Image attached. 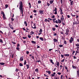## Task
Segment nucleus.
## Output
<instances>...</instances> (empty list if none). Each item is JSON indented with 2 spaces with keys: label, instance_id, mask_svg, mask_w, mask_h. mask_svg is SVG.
<instances>
[{
  "label": "nucleus",
  "instance_id": "nucleus-46",
  "mask_svg": "<svg viewBox=\"0 0 79 79\" xmlns=\"http://www.w3.org/2000/svg\"><path fill=\"white\" fill-rule=\"evenodd\" d=\"M57 74L59 75H61V73L60 72H58Z\"/></svg>",
  "mask_w": 79,
  "mask_h": 79
},
{
  "label": "nucleus",
  "instance_id": "nucleus-32",
  "mask_svg": "<svg viewBox=\"0 0 79 79\" xmlns=\"http://www.w3.org/2000/svg\"><path fill=\"white\" fill-rule=\"evenodd\" d=\"M75 45H76V47H79V44H76Z\"/></svg>",
  "mask_w": 79,
  "mask_h": 79
},
{
  "label": "nucleus",
  "instance_id": "nucleus-11",
  "mask_svg": "<svg viewBox=\"0 0 79 79\" xmlns=\"http://www.w3.org/2000/svg\"><path fill=\"white\" fill-rule=\"evenodd\" d=\"M77 77H79V70H77Z\"/></svg>",
  "mask_w": 79,
  "mask_h": 79
},
{
  "label": "nucleus",
  "instance_id": "nucleus-21",
  "mask_svg": "<svg viewBox=\"0 0 79 79\" xmlns=\"http://www.w3.org/2000/svg\"><path fill=\"white\" fill-rule=\"evenodd\" d=\"M40 39L41 40H42V41H44V39L42 37H40Z\"/></svg>",
  "mask_w": 79,
  "mask_h": 79
},
{
  "label": "nucleus",
  "instance_id": "nucleus-53",
  "mask_svg": "<svg viewBox=\"0 0 79 79\" xmlns=\"http://www.w3.org/2000/svg\"><path fill=\"white\" fill-rule=\"evenodd\" d=\"M61 58H63V57H64V56L63 55H61Z\"/></svg>",
  "mask_w": 79,
  "mask_h": 79
},
{
  "label": "nucleus",
  "instance_id": "nucleus-36",
  "mask_svg": "<svg viewBox=\"0 0 79 79\" xmlns=\"http://www.w3.org/2000/svg\"><path fill=\"white\" fill-rule=\"evenodd\" d=\"M19 71V69H16L15 72H18V71Z\"/></svg>",
  "mask_w": 79,
  "mask_h": 79
},
{
  "label": "nucleus",
  "instance_id": "nucleus-34",
  "mask_svg": "<svg viewBox=\"0 0 79 79\" xmlns=\"http://www.w3.org/2000/svg\"><path fill=\"white\" fill-rule=\"evenodd\" d=\"M5 7H6V8H8V5L7 4H6L5 5Z\"/></svg>",
  "mask_w": 79,
  "mask_h": 79
},
{
  "label": "nucleus",
  "instance_id": "nucleus-1",
  "mask_svg": "<svg viewBox=\"0 0 79 79\" xmlns=\"http://www.w3.org/2000/svg\"><path fill=\"white\" fill-rule=\"evenodd\" d=\"M19 9L20 10V12H21V14L23 15V2L20 1L19 3Z\"/></svg>",
  "mask_w": 79,
  "mask_h": 79
},
{
  "label": "nucleus",
  "instance_id": "nucleus-27",
  "mask_svg": "<svg viewBox=\"0 0 79 79\" xmlns=\"http://www.w3.org/2000/svg\"><path fill=\"white\" fill-rule=\"evenodd\" d=\"M72 67L73 69H76V67H75V66H73V65H72Z\"/></svg>",
  "mask_w": 79,
  "mask_h": 79
},
{
  "label": "nucleus",
  "instance_id": "nucleus-39",
  "mask_svg": "<svg viewBox=\"0 0 79 79\" xmlns=\"http://www.w3.org/2000/svg\"><path fill=\"white\" fill-rule=\"evenodd\" d=\"M47 5L48 6H50V4L48 2H47Z\"/></svg>",
  "mask_w": 79,
  "mask_h": 79
},
{
  "label": "nucleus",
  "instance_id": "nucleus-64",
  "mask_svg": "<svg viewBox=\"0 0 79 79\" xmlns=\"http://www.w3.org/2000/svg\"><path fill=\"white\" fill-rule=\"evenodd\" d=\"M54 36H56V33H54Z\"/></svg>",
  "mask_w": 79,
  "mask_h": 79
},
{
  "label": "nucleus",
  "instance_id": "nucleus-55",
  "mask_svg": "<svg viewBox=\"0 0 79 79\" xmlns=\"http://www.w3.org/2000/svg\"><path fill=\"white\" fill-rule=\"evenodd\" d=\"M74 59H77V57H76L75 56H73Z\"/></svg>",
  "mask_w": 79,
  "mask_h": 79
},
{
  "label": "nucleus",
  "instance_id": "nucleus-25",
  "mask_svg": "<svg viewBox=\"0 0 79 79\" xmlns=\"http://www.w3.org/2000/svg\"><path fill=\"white\" fill-rule=\"evenodd\" d=\"M53 40L55 42H57V40L56 39H54Z\"/></svg>",
  "mask_w": 79,
  "mask_h": 79
},
{
  "label": "nucleus",
  "instance_id": "nucleus-37",
  "mask_svg": "<svg viewBox=\"0 0 79 79\" xmlns=\"http://www.w3.org/2000/svg\"><path fill=\"white\" fill-rule=\"evenodd\" d=\"M64 44L65 45H66V44H67V42H66L65 40L64 41Z\"/></svg>",
  "mask_w": 79,
  "mask_h": 79
},
{
  "label": "nucleus",
  "instance_id": "nucleus-59",
  "mask_svg": "<svg viewBox=\"0 0 79 79\" xmlns=\"http://www.w3.org/2000/svg\"><path fill=\"white\" fill-rule=\"evenodd\" d=\"M30 17L31 19H32V18H33V17H32V15H30Z\"/></svg>",
  "mask_w": 79,
  "mask_h": 79
},
{
  "label": "nucleus",
  "instance_id": "nucleus-45",
  "mask_svg": "<svg viewBox=\"0 0 79 79\" xmlns=\"http://www.w3.org/2000/svg\"><path fill=\"white\" fill-rule=\"evenodd\" d=\"M58 20H56L55 21L56 23L57 24H58Z\"/></svg>",
  "mask_w": 79,
  "mask_h": 79
},
{
  "label": "nucleus",
  "instance_id": "nucleus-44",
  "mask_svg": "<svg viewBox=\"0 0 79 79\" xmlns=\"http://www.w3.org/2000/svg\"><path fill=\"white\" fill-rule=\"evenodd\" d=\"M34 13H37V10H33Z\"/></svg>",
  "mask_w": 79,
  "mask_h": 79
},
{
  "label": "nucleus",
  "instance_id": "nucleus-33",
  "mask_svg": "<svg viewBox=\"0 0 79 79\" xmlns=\"http://www.w3.org/2000/svg\"><path fill=\"white\" fill-rule=\"evenodd\" d=\"M19 66H23V65L21 63H20L19 64Z\"/></svg>",
  "mask_w": 79,
  "mask_h": 79
},
{
  "label": "nucleus",
  "instance_id": "nucleus-56",
  "mask_svg": "<svg viewBox=\"0 0 79 79\" xmlns=\"http://www.w3.org/2000/svg\"><path fill=\"white\" fill-rule=\"evenodd\" d=\"M65 69H68V67L66 66H65Z\"/></svg>",
  "mask_w": 79,
  "mask_h": 79
},
{
  "label": "nucleus",
  "instance_id": "nucleus-38",
  "mask_svg": "<svg viewBox=\"0 0 79 79\" xmlns=\"http://www.w3.org/2000/svg\"><path fill=\"white\" fill-rule=\"evenodd\" d=\"M26 63H27V62H26V60H25V61L24 62V65H25V64H26Z\"/></svg>",
  "mask_w": 79,
  "mask_h": 79
},
{
  "label": "nucleus",
  "instance_id": "nucleus-3",
  "mask_svg": "<svg viewBox=\"0 0 79 79\" xmlns=\"http://www.w3.org/2000/svg\"><path fill=\"white\" fill-rule=\"evenodd\" d=\"M69 41L70 42V43L71 44L73 42V41H74V38H73V37H71L70 38V39L69 40Z\"/></svg>",
  "mask_w": 79,
  "mask_h": 79
},
{
  "label": "nucleus",
  "instance_id": "nucleus-60",
  "mask_svg": "<svg viewBox=\"0 0 79 79\" xmlns=\"http://www.w3.org/2000/svg\"><path fill=\"white\" fill-rule=\"evenodd\" d=\"M67 17L68 18H70V16L69 15H67Z\"/></svg>",
  "mask_w": 79,
  "mask_h": 79
},
{
  "label": "nucleus",
  "instance_id": "nucleus-4",
  "mask_svg": "<svg viewBox=\"0 0 79 79\" xmlns=\"http://www.w3.org/2000/svg\"><path fill=\"white\" fill-rule=\"evenodd\" d=\"M64 16L63 15H62L61 17L60 18V20L61 21L62 23H64L63 21H64Z\"/></svg>",
  "mask_w": 79,
  "mask_h": 79
},
{
  "label": "nucleus",
  "instance_id": "nucleus-43",
  "mask_svg": "<svg viewBox=\"0 0 79 79\" xmlns=\"http://www.w3.org/2000/svg\"><path fill=\"white\" fill-rule=\"evenodd\" d=\"M38 3L39 4H40V3H41V1H39L38 2Z\"/></svg>",
  "mask_w": 79,
  "mask_h": 79
},
{
  "label": "nucleus",
  "instance_id": "nucleus-61",
  "mask_svg": "<svg viewBox=\"0 0 79 79\" xmlns=\"http://www.w3.org/2000/svg\"><path fill=\"white\" fill-rule=\"evenodd\" d=\"M64 59H63L62 60H61V62H64Z\"/></svg>",
  "mask_w": 79,
  "mask_h": 79
},
{
  "label": "nucleus",
  "instance_id": "nucleus-10",
  "mask_svg": "<svg viewBox=\"0 0 79 79\" xmlns=\"http://www.w3.org/2000/svg\"><path fill=\"white\" fill-rule=\"evenodd\" d=\"M39 12L40 14H44V10H40Z\"/></svg>",
  "mask_w": 79,
  "mask_h": 79
},
{
  "label": "nucleus",
  "instance_id": "nucleus-49",
  "mask_svg": "<svg viewBox=\"0 0 79 79\" xmlns=\"http://www.w3.org/2000/svg\"><path fill=\"white\" fill-rule=\"evenodd\" d=\"M26 53H27V55H28V54H29V51H27L26 52Z\"/></svg>",
  "mask_w": 79,
  "mask_h": 79
},
{
  "label": "nucleus",
  "instance_id": "nucleus-17",
  "mask_svg": "<svg viewBox=\"0 0 79 79\" xmlns=\"http://www.w3.org/2000/svg\"><path fill=\"white\" fill-rule=\"evenodd\" d=\"M64 56H69V54H64Z\"/></svg>",
  "mask_w": 79,
  "mask_h": 79
},
{
  "label": "nucleus",
  "instance_id": "nucleus-42",
  "mask_svg": "<svg viewBox=\"0 0 79 79\" xmlns=\"http://www.w3.org/2000/svg\"><path fill=\"white\" fill-rule=\"evenodd\" d=\"M11 20L12 21H13L15 20V19H13V18H11Z\"/></svg>",
  "mask_w": 79,
  "mask_h": 79
},
{
  "label": "nucleus",
  "instance_id": "nucleus-26",
  "mask_svg": "<svg viewBox=\"0 0 79 79\" xmlns=\"http://www.w3.org/2000/svg\"><path fill=\"white\" fill-rule=\"evenodd\" d=\"M32 43V44H35V43H36V42H35V41H31Z\"/></svg>",
  "mask_w": 79,
  "mask_h": 79
},
{
  "label": "nucleus",
  "instance_id": "nucleus-19",
  "mask_svg": "<svg viewBox=\"0 0 79 79\" xmlns=\"http://www.w3.org/2000/svg\"><path fill=\"white\" fill-rule=\"evenodd\" d=\"M53 0L50 1L49 2L50 4H52V3H53Z\"/></svg>",
  "mask_w": 79,
  "mask_h": 79
},
{
  "label": "nucleus",
  "instance_id": "nucleus-14",
  "mask_svg": "<svg viewBox=\"0 0 79 79\" xmlns=\"http://www.w3.org/2000/svg\"><path fill=\"white\" fill-rule=\"evenodd\" d=\"M24 24L25 25V26H26V27H27V21H25L24 22Z\"/></svg>",
  "mask_w": 79,
  "mask_h": 79
},
{
  "label": "nucleus",
  "instance_id": "nucleus-31",
  "mask_svg": "<svg viewBox=\"0 0 79 79\" xmlns=\"http://www.w3.org/2000/svg\"><path fill=\"white\" fill-rule=\"evenodd\" d=\"M73 1L70 2V5H73Z\"/></svg>",
  "mask_w": 79,
  "mask_h": 79
},
{
  "label": "nucleus",
  "instance_id": "nucleus-47",
  "mask_svg": "<svg viewBox=\"0 0 79 79\" xmlns=\"http://www.w3.org/2000/svg\"><path fill=\"white\" fill-rule=\"evenodd\" d=\"M12 44H14L15 45V44H16V43L13 41L12 42Z\"/></svg>",
  "mask_w": 79,
  "mask_h": 79
},
{
  "label": "nucleus",
  "instance_id": "nucleus-48",
  "mask_svg": "<svg viewBox=\"0 0 79 79\" xmlns=\"http://www.w3.org/2000/svg\"><path fill=\"white\" fill-rule=\"evenodd\" d=\"M48 20L47 19H45V20H44L45 22H47L48 21Z\"/></svg>",
  "mask_w": 79,
  "mask_h": 79
},
{
  "label": "nucleus",
  "instance_id": "nucleus-57",
  "mask_svg": "<svg viewBox=\"0 0 79 79\" xmlns=\"http://www.w3.org/2000/svg\"><path fill=\"white\" fill-rule=\"evenodd\" d=\"M55 27H59V26H58L56 25Z\"/></svg>",
  "mask_w": 79,
  "mask_h": 79
},
{
  "label": "nucleus",
  "instance_id": "nucleus-62",
  "mask_svg": "<svg viewBox=\"0 0 79 79\" xmlns=\"http://www.w3.org/2000/svg\"><path fill=\"white\" fill-rule=\"evenodd\" d=\"M23 39H27V38L26 37H23Z\"/></svg>",
  "mask_w": 79,
  "mask_h": 79
},
{
  "label": "nucleus",
  "instance_id": "nucleus-40",
  "mask_svg": "<svg viewBox=\"0 0 79 79\" xmlns=\"http://www.w3.org/2000/svg\"><path fill=\"white\" fill-rule=\"evenodd\" d=\"M52 31H55V30L56 29L55 28H52Z\"/></svg>",
  "mask_w": 79,
  "mask_h": 79
},
{
  "label": "nucleus",
  "instance_id": "nucleus-58",
  "mask_svg": "<svg viewBox=\"0 0 79 79\" xmlns=\"http://www.w3.org/2000/svg\"><path fill=\"white\" fill-rule=\"evenodd\" d=\"M55 15H57V12L56 11L54 13Z\"/></svg>",
  "mask_w": 79,
  "mask_h": 79
},
{
  "label": "nucleus",
  "instance_id": "nucleus-52",
  "mask_svg": "<svg viewBox=\"0 0 79 79\" xmlns=\"http://www.w3.org/2000/svg\"><path fill=\"white\" fill-rule=\"evenodd\" d=\"M60 47H63V45H59Z\"/></svg>",
  "mask_w": 79,
  "mask_h": 79
},
{
  "label": "nucleus",
  "instance_id": "nucleus-24",
  "mask_svg": "<svg viewBox=\"0 0 79 79\" xmlns=\"http://www.w3.org/2000/svg\"><path fill=\"white\" fill-rule=\"evenodd\" d=\"M55 10H53V11H55V12H56L57 11V8H56V7H55Z\"/></svg>",
  "mask_w": 79,
  "mask_h": 79
},
{
  "label": "nucleus",
  "instance_id": "nucleus-29",
  "mask_svg": "<svg viewBox=\"0 0 79 79\" xmlns=\"http://www.w3.org/2000/svg\"><path fill=\"white\" fill-rule=\"evenodd\" d=\"M27 37L29 39H31V36L29 35H27Z\"/></svg>",
  "mask_w": 79,
  "mask_h": 79
},
{
  "label": "nucleus",
  "instance_id": "nucleus-18",
  "mask_svg": "<svg viewBox=\"0 0 79 79\" xmlns=\"http://www.w3.org/2000/svg\"><path fill=\"white\" fill-rule=\"evenodd\" d=\"M17 50H18V51H20V48H19V47H17L16 48Z\"/></svg>",
  "mask_w": 79,
  "mask_h": 79
},
{
  "label": "nucleus",
  "instance_id": "nucleus-54",
  "mask_svg": "<svg viewBox=\"0 0 79 79\" xmlns=\"http://www.w3.org/2000/svg\"><path fill=\"white\" fill-rule=\"evenodd\" d=\"M20 46V45H19V44H18L17 45V47H19Z\"/></svg>",
  "mask_w": 79,
  "mask_h": 79
},
{
  "label": "nucleus",
  "instance_id": "nucleus-22",
  "mask_svg": "<svg viewBox=\"0 0 79 79\" xmlns=\"http://www.w3.org/2000/svg\"><path fill=\"white\" fill-rule=\"evenodd\" d=\"M26 66L27 67V69H29V64H26Z\"/></svg>",
  "mask_w": 79,
  "mask_h": 79
},
{
  "label": "nucleus",
  "instance_id": "nucleus-15",
  "mask_svg": "<svg viewBox=\"0 0 79 79\" xmlns=\"http://www.w3.org/2000/svg\"><path fill=\"white\" fill-rule=\"evenodd\" d=\"M50 61V63L52 64H54V63L53 62V60L50 59L49 60Z\"/></svg>",
  "mask_w": 79,
  "mask_h": 79
},
{
  "label": "nucleus",
  "instance_id": "nucleus-5",
  "mask_svg": "<svg viewBox=\"0 0 79 79\" xmlns=\"http://www.w3.org/2000/svg\"><path fill=\"white\" fill-rule=\"evenodd\" d=\"M64 31V30H63V29H60V32L61 34H64V33H63Z\"/></svg>",
  "mask_w": 79,
  "mask_h": 79
},
{
  "label": "nucleus",
  "instance_id": "nucleus-12",
  "mask_svg": "<svg viewBox=\"0 0 79 79\" xmlns=\"http://www.w3.org/2000/svg\"><path fill=\"white\" fill-rule=\"evenodd\" d=\"M20 61H23V56H21L20 58Z\"/></svg>",
  "mask_w": 79,
  "mask_h": 79
},
{
  "label": "nucleus",
  "instance_id": "nucleus-50",
  "mask_svg": "<svg viewBox=\"0 0 79 79\" xmlns=\"http://www.w3.org/2000/svg\"><path fill=\"white\" fill-rule=\"evenodd\" d=\"M31 33L32 34H34V32H33L32 31H31Z\"/></svg>",
  "mask_w": 79,
  "mask_h": 79
},
{
  "label": "nucleus",
  "instance_id": "nucleus-63",
  "mask_svg": "<svg viewBox=\"0 0 79 79\" xmlns=\"http://www.w3.org/2000/svg\"><path fill=\"white\" fill-rule=\"evenodd\" d=\"M60 78L61 79H63V75H61V76L60 77Z\"/></svg>",
  "mask_w": 79,
  "mask_h": 79
},
{
  "label": "nucleus",
  "instance_id": "nucleus-2",
  "mask_svg": "<svg viewBox=\"0 0 79 79\" xmlns=\"http://www.w3.org/2000/svg\"><path fill=\"white\" fill-rule=\"evenodd\" d=\"M69 29L67 28L66 30V32L65 33V34L66 35H68L69 34Z\"/></svg>",
  "mask_w": 79,
  "mask_h": 79
},
{
  "label": "nucleus",
  "instance_id": "nucleus-16",
  "mask_svg": "<svg viewBox=\"0 0 79 79\" xmlns=\"http://www.w3.org/2000/svg\"><path fill=\"white\" fill-rule=\"evenodd\" d=\"M46 72L48 73V74H51V72H50V71H46Z\"/></svg>",
  "mask_w": 79,
  "mask_h": 79
},
{
  "label": "nucleus",
  "instance_id": "nucleus-6",
  "mask_svg": "<svg viewBox=\"0 0 79 79\" xmlns=\"http://www.w3.org/2000/svg\"><path fill=\"white\" fill-rule=\"evenodd\" d=\"M60 14L62 15H63V10L61 8H60Z\"/></svg>",
  "mask_w": 79,
  "mask_h": 79
},
{
  "label": "nucleus",
  "instance_id": "nucleus-41",
  "mask_svg": "<svg viewBox=\"0 0 79 79\" xmlns=\"http://www.w3.org/2000/svg\"><path fill=\"white\" fill-rule=\"evenodd\" d=\"M42 29H40V30L39 32H42Z\"/></svg>",
  "mask_w": 79,
  "mask_h": 79
},
{
  "label": "nucleus",
  "instance_id": "nucleus-23",
  "mask_svg": "<svg viewBox=\"0 0 79 79\" xmlns=\"http://www.w3.org/2000/svg\"><path fill=\"white\" fill-rule=\"evenodd\" d=\"M35 71L36 72H37V73H38V72H39V70L38 69H36L35 70Z\"/></svg>",
  "mask_w": 79,
  "mask_h": 79
},
{
  "label": "nucleus",
  "instance_id": "nucleus-13",
  "mask_svg": "<svg viewBox=\"0 0 79 79\" xmlns=\"http://www.w3.org/2000/svg\"><path fill=\"white\" fill-rule=\"evenodd\" d=\"M58 23H59V24H61V20L59 19H58Z\"/></svg>",
  "mask_w": 79,
  "mask_h": 79
},
{
  "label": "nucleus",
  "instance_id": "nucleus-30",
  "mask_svg": "<svg viewBox=\"0 0 79 79\" xmlns=\"http://www.w3.org/2000/svg\"><path fill=\"white\" fill-rule=\"evenodd\" d=\"M59 65H60V62H57V66H59Z\"/></svg>",
  "mask_w": 79,
  "mask_h": 79
},
{
  "label": "nucleus",
  "instance_id": "nucleus-28",
  "mask_svg": "<svg viewBox=\"0 0 79 79\" xmlns=\"http://www.w3.org/2000/svg\"><path fill=\"white\" fill-rule=\"evenodd\" d=\"M0 42L1 43H3V40H2V39H0Z\"/></svg>",
  "mask_w": 79,
  "mask_h": 79
},
{
  "label": "nucleus",
  "instance_id": "nucleus-8",
  "mask_svg": "<svg viewBox=\"0 0 79 79\" xmlns=\"http://www.w3.org/2000/svg\"><path fill=\"white\" fill-rule=\"evenodd\" d=\"M9 25L10 29H13H13H14V28H13V26H12V25H10V24H9Z\"/></svg>",
  "mask_w": 79,
  "mask_h": 79
},
{
  "label": "nucleus",
  "instance_id": "nucleus-20",
  "mask_svg": "<svg viewBox=\"0 0 79 79\" xmlns=\"http://www.w3.org/2000/svg\"><path fill=\"white\" fill-rule=\"evenodd\" d=\"M28 5L29 6L30 8H31V3L29 2L28 3Z\"/></svg>",
  "mask_w": 79,
  "mask_h": 79
},
{
  "label": "nucleus",
  "instance_id": "nucleus-7",
  "mask_svg": "<svg viewBox=\"0 0 79 79\" xmlns=\"http://www.w3.org/2000/svg\"><path fill=\"white\" fill-rule=\"evenodd\" d=\"M79 22H78L77 21H76L75 23L74 21V22L73 23V25H74V24H79Z\"/></svg>",
  "mask_w": 79,
  "mask_h": 79
},
{
  "label": "nucleus",
  "instance_id": "nucleus-51",
  "mask_svg": "<svg viewBox=\"0 0 79 79\" xmlns=\"http://www.w3.org/2000/svg\"><path fill=\"white\" fill-rule=\"evenodd\" d=\"M3 19H4V20H5V19H6V17H3Z\"/></svg>",
  "mask_w": 79,
  "mask_h": 79
},
{
  "label": "nucleus",
  "instance_id": "nucleus-9",
  "mask_svg": "<svg viewBox=\"0 0 79 79\" xmlns=\"http://www.w3.org/2000/svg\"><path fill=\"white\" fill-rule=\"evenodd\" d=\"M32 24L31 25V27H32V28H33V29H36V27L35 26H36L35 25V23L34 25H33V26H35L34 27H33L32 26Z\"/></svg>",
  "mask_w": 79,
  "mask_h": 79
},
{
  "label": "nucleus",
  "instance_id": "nucleus-35",
  "mask_svg": "<svg viewBox=\"0 0 79 79\" xmlns=\"http://www.w3.org/2000/svg\"><path fill=\"white\" fill-rule=\"evenodd\" d=\"M0 64L1 65H4V64H5L4 63L2 62V63H1Z\"/></svg>",
  "mask_w": 79,
  "mask_h": 79
}]
</instances>
